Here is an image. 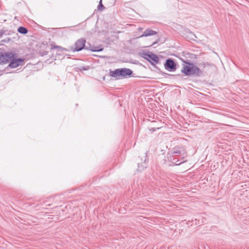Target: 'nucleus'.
<instances>
[{
  "label": "nucleus",
  "mask_w": 249,
  "mask_h": 249,
  "mask_svg": "<svg viewBox=\"0 0 249 249\" xmlns=\"http://www.w3.org/2000/svg\"><path fill=\"white\" fill-rule=\"evenodd\" d=\"M180 60L183 63L181 72L185 75L200 77L203 74L202 71L190 60L182 58H180Z\"/></svg>",
  "instance_id": "1"
},
{
  "label": "nucleus",
  "mask_w": 249,
  "mask_h": 249,
  "mask_svg": "<svg viewBox=\"0 0 249 249\" xmlns=\"http://www.w3.org/2000/svg\"><path fill=\"white\" fill-rule=\"evenodd\" d=\"M175 59L172 58H167L163 64L165 69L170 72L176 71L178 68Z\"/></svg>",
  "instance_id": "6"
},
{
  "label": "nucleus",
  "mask_w": 249,
  "mask_h": 249,
  "mask_svg": "<svg viewBox=\"0 0 249 249\" xmlns=\"http://www.w3.org/2000/svg\"><path fill=\"white\" fill-rule=\"evenodd\" d=\"M139 54L141 57L148 61L151 65L156 66L159 62L158 56L152 52L143 50Z\"/></svg>",
  "instance_id": "3"
},
{
  "label": "nucleus",
  "mask_w": 249,
  "mask_h": 249,
  "mask_svg": "<svg viewBox=\"0 0 249 249\" xmlns=\"http://www.w3.org/2000/svg\"><path fill=\"white\" fill-rule=\"evenodd\" d=\"M160 73L163 76H165V77H167V76H171L172 75L170 74H169V73H166L165 72H163V71H160Z\"/></svg>",
  "instance_id": "20"
},
{
  "label": "nucleus",
  "mask_w": 249,
  "mask_h": 249,
  "mask_svg": "<svg viewBox=\"0 0 249 249\" xmlns=\"http://www.w3.org/2000/svg\"><path fill=\"white\" fill-rule=\"evenodd\" d=\"M194 221H197V222H198V223H196V225H200L201 224L200 223V222H199V219H196V218H195V220H194Z\"/></svg>",
  "instance_id": "23"
},
{
  "label": "nucleus",
  "mask_w": 249,
  "mask_h": 249,
  "mask_svg": "<svg viewBox=\"0 0 249 249\" xmlns=\"http://www.w3.org/2000/svg\"><path fill=\"white\" fill-rule=\"evenodd\" d=\"M57 49V51L56 53H58V54L60 55V53H61L63 51H67L68 50L66 48H63L61 46L55 45H51V49Z\"/></svg>",
  "instance_id": "12"
},
{
  "label": "nucleus",
  "mask_w": 249,
  "mask_h": 249,
  "mask_svg": "<svg viewBox=\"0 0 249 249\" xmlns=\"http://www.w3.org/2000/svg\"><path fill=\"white\" fill-rule=\"evenodd\" d=\"M157 34H158V32L156 31L152 30V29H147L143 32L142 35H141L140 37H147V36H149L155 35H157Z\"/></svg>",
  "instance_id": "10"
},
{
  "label": "nucleus",
  "mask_w": 249,
  "mask_h": 249,
  "mask_svg": "<svg viewBox=\"0 0 249 249\" xmlns=\"http://www.w3.org/2000/svg\"><path fill=\"white\" fill-rule=\"evenodd\" d=\"M160 41V39L159 38L156 41L154 42L151 45L153 46L155 44H156L158 43Z\"/></svg>",
  "instance_id": "21"
},
{
  "label": "nucleus",
  "mask_w": 249,
  "mask_h": 249,
  "mask_svg": "<svg viewBox=\"0 0 249 249\" xmlns=\"http://www.w3.org/2000/svg\"><path fill=\"white\" fill-rule=\"evenodd\" d=\"M86 40L84 38L78 39L74 43V48L71 47V50L73 52H79L83 49L89 50V45H86Z\"/></svg>",
  "instance_id": "5"
},
{
  "label": "nucleus",
  "mask_w": 249,
  "mask_h": 249,
  "mask_svg": "<svg viewBox=\"0 0 249 249\" xmlns=\"http://www.w3.org/2000/svg\"><path fill=\"white\" fill-rule=\"evenodd\" d=\"M2 31L3 32V35L4 36H10L14 33L13 31L11 30H8L5 27H3L2 28Z\"/></svg>",
  "instance_id": "14"
},
{
  "label": "nucleus",
  "mask_w": 249,
  "mask_h": 249,
  "mask_svg": "<svg viewBox=\"0 0 249 249\" xmlns=\"http://www.w3.org/2000/svg\"><path fill=\"white\" fill-rule=\"evenodd\" d=\"M144 156H143V158H141V162L138 163V171L142 172L144 170L147 166V163L148 160L147 158L146 153H144Z\"/></svg>",
  "instance_id": "8"
},
{
  "label": "nucleus",
  "mask_w": 249,
  "mask_h": 249,
  "mask_svg": "<svg viewBox=\"0 0 249 249\" xmlns=\"http://www.w3.org/2000/svg\"><path fill=\"white\" fill-rule=\"evenodd\" d=\"M18 32L22 34V35H26L28 32V30L27 28L24 26H20L18 28Z\"/></svg>",
  "instance_id": "13"
},
{
  "label": "nucleus",
  "mask_w": 249,
  "mask_h": 249,
  "mask_svg": "<svg viewBox=\"0 0 249 249\" xmlns=\"http://www.w3.org/2000/svg\"><path fill=\"white\" fill-rule=\"evenodd\" d=\"M105 9V7L102 3V0H100L97 6V10L100 11H102Z\"/></svg>",
  "instance_id": "16"
},
{
  "label": "nucleus",
  "mask_w": 249,
  "mask_h": 249,
  "mask_svg": "<svg viewBox=\"0 0 249 249\" xmlns=\"http://www.w3.org/2000/svg\"><path fill=\"white\" fill-rule=\"evenodd\" d=\"M3 32L2 31V29L0 30V38H1L3 36Z\"/></svg>",
  "instance_id": "25"
},
{
  "label": "nucleus",
  "mask_w": 249,
  "mask_h": 249,
  "mask_svg": "<svg viewBox=\"0 0 249 249\" xmlns=\"http://www.w3.org/2000/svg\"><path fill=\"white\" fill-rule=\"evenodd\" d=\"M132 74L133 71L131 69L125 68L116 69L114 71L111 69L109 70V75L115 80L130 77Z\"/></svg>",
  "instance_id": "2"
},
{
  "label": "nucleus",
  "mask_w": 249,
  "mask_h": 249,
  "mask_svg": "<svg viewBox=\"0 0 249 249\" xmlns=\"http://www.w3.org/2000/svg\"><path fill=\"white\" fill-rule=\"evenodd\" d=\"M193 221H194V220H193V219H192L191 221L189 220V221H188V222H187V225H189V224H190L191 225H192V223Z\"/></svg>",
  "instance_id": "24"
},
{
  "label": "nucleus",
  "mask_w": 249,
  "mask_h": 249,
  "mask_svg": "<svg viewBox=\"0 0 249 249\" xmlns=\"http://www.w3.org/2000/svg\"><path fill=\"white\" fill-rule=\"evenodd\" d=\"M171 160L173 163H175L176 165H179L184 162V161L183 160L178 163L179 160H177V159L174 157H173L172 159L171 158Z\"/></svg>",
  "instance_id": "17"
},
{
  "label": "nucleus",
  "mask_w": 249,
  "mask_h": 249,
  "mask_svg": "<svg viewBox=\"0 0 249 249\" xmlns=\"http://www.w3.org/2000/svg\"><path fill=\"white\" fill-rule=\"evenodd\" d=\"M159 129V128H154V127H152L151 128L149 129V130L150 131H152V132H154L157 129Z\"/></svg>",
  "instance_id": "22"
},
{
  "label": "nucleus",
  "mask_w": 249,
  "mask_h": 249,
  "mask_svg": "<svg viewBox=\"0 0 249 249\" xmlns=\"http://www.w3.org/2000/svg\"><path fill=\"white\" fill-rule=\"evenodd\" d=\"M47 54V52H45L44 53H43V55H46Z\"/></svg>",
  "instance_id": "26"
},
{
  "label": "nucleus",
  "mask_w": 249,
  "mask_h": 249,
  "mask_svg": "<svg viewBox=\"0 0 249 249\" xmlns=\"http://www.w3.org/2000/svg\"><path fill=\"white\" fill-rule=\"evenodd\" d=\"M13 56L12 51L6 52L3 50L0 49V64L8 63L10 61V57Z\"/></svg>",
  "instance_id": "7"
},
{
  "label": "nucleus",
  "mask_w": 249,
  "mask_h": 249,
  "mask_svg": "<svg viewBox=\"0 0 249 249\" xmlns=\"http://www.w3.org/2000/svg\"><path fill=\"white\" fill-rule=\"evenodd\" d=\"M201 66L203 68H205L206 67V66H210V67H212V66H213L214 65L212 63H209V62H203L201 64H200Z\"/></svg>",
  "instance_id": "18"
},
{
  "label": "nucleus",
  "mask_w": 249,
  "mask_h": 249,
  "mask_svg": "<svg viewBox=\"0 0 249 249\" xmlns=\"http://www.w3.org/2000/svg\"><path fill=\"white\" fill-rule=\"evenodd\" d=\"M77 69L80 71H88L90 69V66H80L77 68Z\"/></svg>",
  "instance_id": "15"
},
{
  "label": "nucleus",
  "mask_w": 249,
  "mask_h": 249,
  "mask_svg": "<svg viewBox=\"0 0 249 249\" xmlns=\"http://www.w3.org/2000/svg\"><path fill=\"white\" fill-rule=\"evenodd\" d=\"M172 154L180 155L182 156V159H183L186 153L184 148L181 147H176L171 151Z\"/></svg>",
  "instance_id": "9"
},
{
  "label": "nucleus",
  "mask_w": 249,
  "mask_h": 249,
  "mask_svg": "<svg viewBox=\"0 0 249 249\" xmlns=\"http://www.w3.org/2000/svg\"><path fill=\"white\" fill-rule=\"evenodd\" d=\"M11 40V39L10 38H6L4 39H2L1 42L2 43H8Z\"/></svg>",
  "instance_id": "19"
},
{
  "label": "nucleus",
  "mask_w": 249,
  "mask_h": 249,
  "mask_svg": "<svg viewBox=\"0 0 249 249\" xmlns=\"http://www.w3.org/2000/svg\"><path fill=\"white\" fill-rule=\"evenodd\" d=\"M12 54L13 55L10 57L9 64L8 67L11 69L16 68L18 67L19 66L22 65V64L25 61V59L23 58H17L18 54L14 52H12Z\"/></svg>",
  "instance_id": "4"
},
{
  "label": "nucleus",
  "mask_w": 249,
  "mask_h": 249,
  "mask_svg": "<svg viewBox=\"0 0 249 249\" xmlns=\"http://www.w3.org/2000/svg\"><path fill=\"white\" fill-rule=\"evenodd\" d=\"M88 45H89V50L93 52H101L104 50V48L101 45L96 47L91 46V45L89 43H88Z\"/></svg>",
  "instance_id": "11"
}]
</instances>
